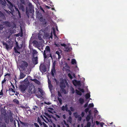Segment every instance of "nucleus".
<instances>
[{
	"label": "nucleus",
	"mask_w": 127,
	"mask_h": 127,
	"mask_svg": "<svg viewBox=\"0 0 127 127\" xmlns=\"http://www.w3.org/2000/svg\"><path fill=\"white\" fill-rule=\"evenodd\" d=\"M5 48L7 50H8L10 48V46L9 45H8L7 44L5 46Z\"/></svg>",
	"instance_id": "72a5a7b5"
},
{
	"label": "nucleus",
	"mask_w": 127,
	"mask_h": 127,
	"mask_svg": "<svg viewBox=\"0 0 127 127\" xmlns=\"http://www.w3.org/2000/svg\"><path fill=\"white\" fill-rule=\"evenodd\" d=\"M53 127H60V125L58 124H57V125H56L54 124H53Z\"/></svg>",
	"instance_id": "f704fd0d"
},
{
	"label": "nucleus",
	"mask_w": 127,
	"mask_h": 127,
	"mask_svg": "<svg viewBox=\"0 0 127 127\" xmlns=\"http://www.w3.org/2000/svg\"><path fill=\"white\" fill-rule=\"evenodd\" d=\"M25 75L22 72H21L20 75V78L22 79L24 77Z\"/></svg>",
	"instance_id": "4be33fe9"
},
{
	"label": "nucleus",
	"mask_w": 127,
	"mask_h": 127,
	"mask_svg": "<svg viewBox=\"0 0 127 127\" xmlns=\"http://www.w3.org/2000/svg\"><path fill=\"white\" fill-rule=\"evenodd\" d=\"M56 53L58 55V59H60L61 57V56L60 55V54L61 53V52L58 51H57L56 52Z\"/></svg>",
	"instance_id": "412c9836"
},
{
	"label": "nucleus",
	"mask_w": 127,
	"mask_h": 127,
	"mask_svg": "<svg viewBox=\"0 0 127 127\" xmlns=\"http://www.w3.org/2000/svg\"><path fill=\"white\" fill-rule=\"evenodd\" d=\"M22 10L23 11H25V8L23 6L22 7Z\"/></svg>",
	"instance_id": "0e129e2a"
},
{
	"label": "nucleus",
	"mask_w": 127,
	"mask_h": 127,
	"mask_svg": "<svg viewBox=\"0 0 127 127\" xmlns=\"http://www.w3.org/2000/svg\"><path fill=\"white\" fill-rule=\"evenodd\" d=\"M79 101L81 104H82L84 102V99L82 98H80L79 100Z\"/></svg>",
	"instance_id": "bb28decb"
},
{
	"label": "nucleus",
	"mask_w": 127,
	"mask_h": 127,
	"mask_svg": "<svg viewBox=\"0 0 127 127\" xmlns=\"http://www.w3.org/2000/svg\"><path fill=\"white\" fill-rule=\"evenodd\" d=\"M90 111H89V114L86 117V121L88 122L90 121V119H91L92 120V123H93V118L90 114Z\"/></svg>",
	"instance_id": "9d476101"
},
{
	"label": "nucleus",
	"mask_w": 127,
	"mask_h": 127,
	"mask_svg": "<svg viewBox=\"0 0 127 127\" xmlns=\"http://www.w3.org/2000/svg\"><path fill=\"white\" fill-rule=\"evenodd\" d=\"M56 64L55 63H53L52 66V69L51 71V73L52 75L53 76H54V75L55 73V67Z\"/></svg>",
	"instance_id": "1a4fd4ad"
},
{
	"label": "nucleus",
	"mask_w": 127,
	"mask_h": 127,
	"mask_svg": "<svg viewBox=\"0 0 127 127\" xmlns=\"http://www.w3.org/2000/svg\"><path fill=\"white\" fill-rule=\"evenodd\" d=\"M20 0L21 2V3L23 4H24L25 2L24 0Z\"/></svg>",
	"instance_id": "603ef678"
},
{
	"label": "nucleus",
	"mask_w": 127,
	"mask_h": 127,
	"mask_svg": "<svg viewBox=\"0 0 127 127\" xmlns=\"http://www.w3.org/2000/svg\"><path fill=\"white\" fill-rule=\"evenodd\" d=\"M70 109L72 111H74V109L72 107H70Z\"/></svg>",
	"instance_id": "37998d69"
},
{
	"label": "nucleus",
	"mask_w": 127,
	"mask_h": 127,
	"mask_svg": "<svg viewBox=\"0 0 127 127\" xmlns=\"http://www.w3.org/2000/svg\"><path fill=\"white\" fill-rule=\"evenodd\" d=\"M32 61L34 64H37L38 63L37 56L35 57H33Z\"/></svg>",
	"instance_id": "ddd939ff"
},
{
	"label": "nucleus",
	"mask_w": 127,
	"mask_h": 127,
	"mask_svg": "<svg viewBox=\"0 0 127 127\" xmlns=\"http://www.w3.org/2000/svg\"><path fill=\"white\" fill-rule=\"evenodd\" d=\"M10 7L11 8L13 7V5L11 3H10Z\"/></svg>",
	"instance_id": "052dcab7"
},
{
	"label": "nucleus",
	"mask_w": 127,
	"mask_h": 127,
	"mask_svg": "<svg viewBox=\"0 0 127 127\" xmlns=\"http://www.w3.org/2000/svg\"><path fill=\"white\" fill-rule=\"evenodd\" d=\"M3 44L5 46V45L7 44L6 43L4 42H3Z\"/></svg>",
	"instance_id": "69168bd1"
},
{
	"label": "nucleus",
	"mask_w": 127,
	"mask_h": 127,
	"mask_svg": "<svg viewBox=\"0 0 127 127\" xmlns=\"http://www.w3.org/2000/svg\"><path fill=\"white\" fill-rule=\"evenodd\" d=\"M3 28V26L2 25H0V30H2Z\"/></svg>",
	"instance_id": "de8ad7c7"
},
{
	"label": "nucleus",
	"mask_w": 127,
	"mask_h": 127,
	"mask_svg": "<svg viewBox=\"0 0 127 127\" xmlns=\"http://www.w3.org/2000/svg\"><path fill=\"white\" fill-rule=\"evenodd\" d=\"M90 97V95L89 94L87 93L85 95V97L86 99L89 98Z\"/></svg>",
	"instance_id": "c756f323"
},
{
	"label": "nucleus",
	"mask_w": 127,
	"mask_h": 127,
	"mask_svg": "<svg viewBox=\"0 0 127 127\" xmlns=\"http://www.w3.org/2000/svg\"><path fill=\"white\" fill-rule=\"evenodd\" d=\"M73 84L75 86H80V82L79 81H78L76 80H74L73 82Z\"/></svg>",
	"instance_id": "2eb2a0df"
},
{
	"label": "nucleus",
	"mask_w": 127,
	"mask_h": 127,
	"mask_svg": "<svg viewBox=\"0 0 127 127\" xmlns=\"http://www.w3.org/2000/svg\"><path fill=\"white\" fill-rule=\"evenodd\" d=\"M62 46L64 47V50L65 52H69L71 50V48L67 46L64 44H61Z\"/></svg>",
	"instance_id": "20e7f679"
},
{
	"label": "nucleus",
	"mask_w": 127,
	"mask_h": 127,
	"mask_svg": "<svg viewBox=\"0 0 127 127\" xmlns=\"http://www.w3.org/2000/svg\"><path fill=\"white\" fill-rule=\"evenodd\" d=\"M19 48L18 44V43L16 42L15 47L14 48L15 51V53L19 54L20 53L18 52V51Z\"/></svg>",
	"instance_id": "f8f14e48"
},
{
	"label": "nucleus",
	"mask_w": 127,
	"mask_h": 127,
	"mask_svg": "<svg viewBox=\"0 0 127 127\" xmlns=\"http://www.w3.org/2000/svg\"><path fill=\"white\" fill-rule=\"evenodd\" d=\"M85 113L84 112H82L81 114V115L82 117H83L85 115Z\"/></svg>",
	"instance_id": "a18cd8bd"
},
{
	"label": "nucleus",
	"mask_w": 127,
	"mask_h": 127,
	"mask_svg": "<svg viewBox=\"0 0 127 127\" xmlns=\"http://www.w3.org/2000/svg\"><path fill=\"white\" fill-rule=\"evenodd\" d=\"M32 80L34 81L35 83L38 85H40V82L38 81L36 79H32Z\"/></svg>",
	"instance_id": "5701e85b"
},
{
	"label": "nucleus",
	"mask_w": 127,
	"mask_h": 127,
	"mask_svg": "<svg viewBox=\"0 0 127 127\" xmlns=\"http://www.w3.org/2000/svg\"><path fill=\"white\" fill-rule=\"evenodd\" d=\"M71 91L72 92V94L74 93V92H75L74 89L73 88H71Z\"/></svg>",
	"instance_id": "58836bf2"
},
{
	"label": "nucleus",
	"mask_w": 127,
	"mask_h": 127,
	"mask_svg": "<svg viewBox=\"0 0 127 127\" xmlns=\"http://www.w3.org/2000/svg\"><path fill=\"white\" fill-rule=\"evenodd\" d=\"M56 116V117L58 118H60V116L59 115H58L57 114H56L55 115Z\"/></svg>",
	"instance_id": "6e6d98bb"
},
{
	"label": "nucleus",
	"mask_w": 127,
	"mask_h": 127,
	"mask_svg": "<svg viewBox=\"0 0 127 127\" xmlns=\"http://www.w3.org/2000/svg\"><path fill=\"white\" fill-rule=\"evenodd\" d=\"M32 54L33 57L37 56V54H38V52L35 49L32 50Z\"/></svg>",
	"instance_id": "4468645a"
},
{
	"label": "nucleus",
	"mask_w": 127,
	"mask_h": 127,
	"mask_svg": "<svg viewBox=\"0 0 127 127\" xmlns=\"http://www.w3.org/2000/svg\"><path fill=\"white\" fill-rule=\"evenodd\" d=\"M68 76H69V77L70 78V79H72V77L70 74L69 73L68 74Z\"/></svg>",
	"instance_id": "49530a36"
},
{
	"label": "nucleus",
	"mask_w": 127,
	"mask_h": 127,
	"mask_svg": "<svg viewBox=\"0 0 127 127\" xmlns=\"http://www.w3.org/2000/svg\"><path fill=\"white\" fill-rule=\"evenodd\" d=\"M10 91H12L14 93H15V91L14 90L12 89H11V90Z\"/></svg>",
	"instance_id": "bf43d9fd"
},
{
	"label": "nucleus",
	"mask_w": 127,
	"mask_h": 127,
	"mask_svg": "<svg viewBox=\"0 0 127 127\" xmlns=\"http://www.w3.org/2000/svg\"><path fill=\"white\" fill-rule=\"evenodd\" d=\"M63 117L64 119H65L66 118L65 116L64 115H63Z\"/></svg>",
	"instance_id": "338daca9"
},
{
	"label": "nucleus",
	"mask_w": 127,
	"mask_h": 127,
	"mask_svg": "<svg viewBox=\"0 0 127 127\" xmlns=\"http://www.w3.org/2000/svg\"><path fill=\"white\" fill-rule=\"evenodd\" d=\"M34 126L36 127H40L38 125V124H37L35 123L34 124Z\"/></svg>",
	"instance_id": "09e8293b"
},
{
	"label": "nucleus",
	"mask_w": 127,
	"mask_h": 127,
	"mask_svg": "<svg viewBox=\"0 0 127 127\" xmlns=\"http://www.w3.org/2000/svg\"><path fill=\"white\" fill-rule=\"evenodd\" d=\"M43 125L44 126V127H48V126L44 122H43L42 123Z\"/></svg>",
	"instance_id": "79ce46f5"
},
{
	"label": "nucleus",
	"mask_w": 127,
	"mask_h": 127,
	"mask_svg": "<svg viewBox=\"0 0 127 127\" xmlns=\"http://www.w3.org/2000/svg\"><path fill=\"white\" fill-rule=\"evenodd\" d=\"M78 89L79 90L81 91V92H82L83 93L84 92V91L83 89H81V88H78Z\"/></svg>",
	"instance_id": "ea45409f"
},
{
	"label": "nucleus",
	"mask_w": 127,
	"mask_h": 127,
	"mask_svg": "<svg viewBox=\"0 0 127 127\" xmlns=\"http://www.w3.org/2000/svg\"><path fill=\"white\" fill-rule=\"evenodd\" d=\"M94 125H91V124L90 122H88L87 123V125L84 127H94Z\"/></svg>",
	"instance_id": "a211bd4d"
},
{
	"label": "nucleus",
	"mask_w": 127,
	"mask_h": 127,
	"mask_svg": "<svg viewBox=\"0 0 127 127\" xmlns=\"http://www.w3.org/2000/svg\"><path fill=\"white\" fill-rule=\"evenodd\" d=\"M96 123L97 125H98L99 124V122L97 121H96Z\"/></svg>",
	"instance_id": "774afa93"
},
{
	"label": "nucleus",
	"mask_w": 127,
	"mask_h": 127,
	"mask_svg": "<svg viewBox=\"0 0 127 127\" xmlns=\"http://www.w3.org/2000/svg\"><path fill=\"white\" fill-rule=\"evenodd\" d=\"M3 24L6 25L9 27H10L11 26V25L10 24V23L7 21L3 22Z\"/></svg>",
	"instance_id": "6ab92c4d"
},
{
	"label": "nucleus",
	"mask_w": 127,
	"mask_h": 127,
	"mask_svg": "<svg viewBox=\"0 0 127 127\" xmlns=\"http://www.w3.org/2000/svg\"><path fill=\"white\" fill-rule=\"evenodd\" d=\"M74 116L77 119V120L79 121H81L82 119V117L78 115L76 113H74L73 114Z\"/></svg>",
	"instance_id": "6e6552de"
},
{
	"label": "nucleus",
	"mask_w": 127,
	"mask_h": 127,
	"mask_svg": "<svg viewBox=\"0 0 127 127\" xmlns=\"http://www.w3.org/2000/svg\"><path fill=\"white\" fill-rule=\"evenodd\" d=\"M3 94V92L2 91V90H1L0 92V95H2Z\"/></svg>",
	"instance_id": "4d7b16f0"
},
{
	"label": "nucleus",
	"mask_w": 127,
	"mask_h": 127,
	"mask_svg": "<svg viewBox=\"0 0 127 127\" xmlns=\"http://www.w3.org/2000/svg\"><path fill=\"white\" fill-rule=\"evenodd\" d=\"M39 69L40 71L42 73L45 72L46 71V66L43 64H42L40 65L39 67Z\"/></svg>",
	"instance_id": "0eeeda50"
},
{
	"label": "nucleus",
	"mask_w": 127,
	"mask_h": 127,
	"mask_svg": "<svg viewBox=\"0 0 127 127\" xmlns=\"http://www.w3.org/2000/svg\"><path fill=\"white\" fill-rule=\"evenodd\" d=\"M58 100L59 101V103L60 104H62V100L61 99V98H60V97H58Z\"/></svg>",
	"instance_id": "2f4dec72"
},
{
	"label": "nucleus",
	"mask_w": 127,
	"mask_h": 127,
	"mask_svg": "<svg viewBox=\"0 0 127 127\" xmlns=\"http://www.w3.org/2000/svg\"><path fill=\"white\" fill-rule=\"evenodd\" d=\"M37 120L38 121V122L39 123V124L41 125H42V122L40 120V118H39V117H38L37 119Z\"/></svg>",
	"instance_id": "cd10ccee"
},
{
	"label": "nucleus",
	"mask_w": 127,
	"mask_h": 127,
	"mask_svg": "<svg viewBox=\"0 0 127 127\" xmlns=\"http://www.w3.org/2000/svg\"><path fill=\"white\" fill-rule=\"evenodd\" d=\"M27 88V85L23 84L20 85L19 88L21 92L23 93L24 92Z\"/></svg>",
	"instance_id": "423d86ee"
},
{
	"label": "nucleus",
	"mask_w": 127,
	"mask_h": 127,
	"mask_svg": "<svg viewBox=\"0 0 127 127\" xmlns=\"http://www.w3.org/2000/svg\"><path fill=\"white\" fill-rule=\"evenodd\" d=\"M76 93L78 95H82L81 93L79 91L76 90Z\"/></svg>",
	"instance_id": "393cba45"
},
{
	"label": "nucleus",
	"mask_w": 127,
	"mask_h": 127,
	"mask_svg": "<svg viewBox=\"0 0 127 127\" xmlns=\"http://www.w3.org/2000/svg\"><path fill=\"white\" fill-rule=\"evenodd\" d=\"M39 92H40L41 95H44V91L42 90L41 88H38Z\"/></svg>",
	"instance_id": "f3484780"
},
{
	"label": "nucleus",
	"mask_w": 127,
	"mask_h": 127,
	"mask_svg": "<svg viewBox=\"0 0 127 127\" xmlns=\"http://www.w3.org/2000/svg\"><path fill=\"white\" fill-rule=\"evenodd\" d=\"M1 4H2L4 6H5V3L3 1H2V2H1Z\"/></svg>",
	"instance_id": "3c124183"
},
{
	"label": "nucleus",
	"mask_w": 127,
	"mask_h": 127,
	"mask_svg": "<svg viewBox=\"0 0 127 127\" xmlns=\"http://www.w3.org/2000/svg\"><path fill=\"white\" fill-rule=\"evenodd\" d=\"M6 81V80L5 79V78H4V80L2 81V84H3Z\"/></svg>",
	"instance_id": "c03bdc74"
},
{
	"label": "nucleus",
	"mask_w": 127,
	"mask_h": 127,
	"mask_svg": "<svg viewBox=\"0 0 127 127\" xmlns=\"http://www.w3.org/2000/svg\"><path fill=\"white\" fill-rule=\"evenodd\" d=\"M58 97H62L61 94V93L59 91H58Z\"/></svg>",
	"instance_id": "7c9ffc66"
},
{
	"label": "nucleus",
	"mask_w": 127,
	"mask_h": 127,
	"mask_svg": "<svg viewBox=\"0 0 127 127\" xmlns=\"http://www.w3.org/2000/svg\"><path fill=\"white\" fill-rule=\"evenodd\" d=\"M45 103L48 105H50L51 104V103L49 102H45Z\"/></svg>",
	"instance_id": "e2e57ef3"
},
{
	"label": "nucleus",
	"mask_w": 127,
	"mask_h": 127,
	"mask_svg": "<svg viewBox=\"0 0 127 127\" xmlns=\"http://www.w3.org/2000/svg\"><path fill=\"white\" fill-rule=\"evenodd\" d=\"M45 114L46 115L48 116V117H50V116L49 114H48L47 113H45Z\"/></svg>",
	"instance_id": "680f3d73"
},
{
	"label": "nucleus",
	"mask_w": 127,
	"mask_h": 127,
	"mask_svg": "<svg viewBox=\"0 0 127 127\" xmlns=\"http://www.w3.org/2000/svg\"><path fill=\"white\" fill-rule=\"evenodd\" d=\"M71 63L72 64H74L76 63V60L74 59H72L71 61Z\"/></svg>",
	"instance_id": "a878e982"
},
{
	"label": "nucleus",
	"mask_w": 127,
	"mask_h": 127,
	"mask_svg": "<svg viewBox=\"0 0 127 127\" xmlns=\"http://www.w3.org/2000/svg\"><path fill=\"white\" fill-rule=\"evenodd\" d=\"M36 91V89L34 85L32 84H31L28 89V92L29 93V95L27 96H29L31 94L35 93Z\"/></svg>",
	"instance_id": "f03ea898"
},
{
	"label": "nucleus",
	"mask_w": 127,
	"mask_h": 127,
	"mask_svg": "<svg viewBox=\"0 0 127 127\" xmlns=\"http://www.w3.org/2000/svg\"><path fill=\"white\" fill-rule=\"evenodd\" d=\"M50 51V49L49 47L48 46H47L43 53L44 57L45 59L47 57V55L48 54V53H49Z\"/></svg>",
	"instance_id": "7ed1b4c3"
},
{
	"label": "nucleus",
	"mask_w": 127,
	"mask_h": 127,
	"mask_svg": "<svg viewBox=\"0 0 127 127\" xmlns=\"http://www.w3.org/2000/svg\"><path fill=\"white\" fill-rule=\"evenodd\" d=\"M21 64L20 65L19 69L20 71H24V72L26 74L30 73L31 69L30 70L27 68L28 64L25 61H23L21 62Z\"/></svg>",
	"instance_id": "f257e3e1"
},
{
	"label": "nucleus",
	"mask_w": 127,
	"mask_h": 127,
	"mask_svg": "<svg viewBox=\"0 0 127 127\" xmlns=\"http://www.w3.org/2000/svg\"><path fill=\"white\" fill-rule=\"evenodd\" d=\"M60 86L61 89L63 88H64L66 86L64 83V82H61L60 84Z\"/></svg>",
	"instance_id": "dca6fc26"
},
{
	"label": "nucleus",
	"mask_w": 127,
	"mask_h": 127,
	"mask_svg": "<svg viewBox=\"0 0 127 127\" xmlns=\"http://www.w3.org/2000/svg\"><path fill=\"white\" fill-rule=\"evenodd\" d=\"M89 108H86L85 109V112H86V113H87L89 111Z\"/></svg>",
	"instance_id": "8fccbe9b"
},
{
	"label": "nucleus",
	"mask_w": 127,
	"mask_h": 127,
	"mask_svg": "<svg viewBox=\"0 0 127 127\" xmlns=\"http://www.w3.org/2000/svg\"><path fill=\"white\" fill-rule=\"evenodd\" d=\"M94 106V104L93 103H91L89 104L88 106L89 107H91Z\"/></svg>",
	"instance_id": "4c0bfd02"
},
{
	"label": "nucleus",
	"mask_w": 127,
	"mask_h": 127,
	"mask_svg": "<svg viewBox=\"0 0 127 127\" xmlns=\"http://www.w3.org/2000/svg\"><path fill=\"white\" fill-rule=\"evenodd\" d=\"M100 125L102 127L104 125V123H101L100 124Z\"/></svg>",
	"instance_id": "864d4df0"
},
{
	"label": "nucleus",
	"mask_w": 127,
	"mask_h": 127,
	"mask_svg": "<svg viewBox=\"0 0 127 127\" xmlns=\"http://www.w3.org/2000/svg\"><path fill=\"white\" fill-rule=\"evenodd\" d=\"M38 37L39 39L41 40L42 39V36L40 35H38Z\"/></svg>",
	"instance_id": "a19ab883"
},
{
	"label": "nucleus",
	"mask_w": 127,
	"mask_h": 127,
	"mask_svg": "<svg viewBox=\"0 0 127 127\" xmlns=\"http://www.w3.org/2000/svg\"><path fill=\"white\" fill-rule=\"evenodd\" d=\"M32 43L35 44L36 46H38V42L34 40L33 41Z\"/></svg>",
	"instance_id": "b1692460"
},
{
	"label": "nucleus",
	"mask_w": 127,
	"mask_h": 127,
	"mask_svg": "<svg viewBox=\"0 0 127 127\" xmlns=\"http://www.w3.org/2000/svg\"><path fill=\"white\" fill-rule=\"evenodd\" d=\"M62 110L64 111L65 110L70 115H71V114L72 113L71 111L70 110L68 109L67 105V104H66L65 106H63L62 107Z\"/></svg>",
	"instance_id": "39448f33"
},
{
	"label": "nucleus",
	"mask_w": 127,
	"mask_h": 127,
	"mask_svg": "<svg viewBox=\"0 0 127 127\" xmlns=\"http://www.w3.org/2000/svg\"><path fill=\"white\" fill-rule=\"evenodd\" d=\"M44 116L45 118L46 119H45L42 116H41L40 117L44 120L45 122L47 123H48V122H50L51 121V120L50 119L48 118L45 116Z\"/></svg>",
	"instance_id": "9b49d317"
},
{
	"label": "nucleus",
	"mask_w": 127,
	"mask_h": 127,
	"mask_svg": "<svg viewBox=\"0 0 127 127\" xmlns=\"http://www.w3.org/2000/svg\"><path fill=\"white\" fill-rule=\"evenodd\" d=\"M68 121L70 123H71L72 122V118L71 116H69L68 118Z\"/></svg>",
	"instance_id": "c9c22d12"
},
{
	"label": "nucleus",
	"mask_w": 127,
	"mask_h": 127,
	"mask_svg": "<svg viewBox=\"0 0 127 127\" xmlns=\"http://www.w3.org/2000/svg\"><path fill=\"white\" fill-rule=\"evenodd\" d=\"M88 105V103H87L85 104V105L84 107H86Z\"/></svg>",
	"instance_id": "13d9d810"
},
{
	"label": "nucleus",
	"mask_w": 127,
	"mask_h": 127,
	"mask_svg": "<svg viewBox=\"0 0 127 127\" xmlns=\"http://www.w3.org/2000/svg\"><path fill=\"white\" fill-rule=\"evenodd\" d=\"M16 124H17L18 125V126L19 127V123L17 120H15L14 122V125L15 127H16Z\"/></svg>",
	"instance_id": "aec40b11"
},
{
	"label": "nucleus",
	"mask_w": 127,
	"mask_h": 127,
	"mask_svg": "<svg viewBox=\"0 0 127 127\" xmlns=\"http://www.w3.org/2000/svg\"><path fill=\"white\" fill-rule=\"evenodd\" d=\"M48 86L50 91H51L52 90L53 86H52V85L51 84L48 85Z\"/></svg>",
	"instance_id": "c85d7f7f"
},
{
	"label": "nucleus",
	"mask_w": 127,
	"mask_h": 127,
	"mask_svg": "<svg viewBox=\"0 0 127 127\" xmlns=\"http://www.w3.org/2000/svg\"><path fill=\"white\" fill-rule=\"evenodd\" d=\"M15 9L16 10V11H18L19 15V16L20 17V12L19 11V10L18 9V8H16V7H15Z\"/></svg>",
	"instance_id": "e433bc0d"
},
{
	"label": "nucleus",
	"mask_w": 127,
	"mask_h": 127,
	"mask_svg": "<svg viewBox=\"0 0 127 127\" xmlns=\"http://www.w3.org/2000/svg\"><path fill=\"white\" fill-rule=\"evenodd\" d=\"M61 89L63 92L64 94H66L67 93V91L64 89V88H63Z\"/></svg>",
	"instance_id": "473e14b6"
},
{
	"label": "nucleus",
	"mask_w": 127,
	"mask_h": 127,
	"mask_svg": "<svg viewBox=\"0 0 127 127\" xmlns=\"http://www.w3.org/2000/svg\"><path fill=\"white\" fill-rule=\"evenodd\" d=\"M48 85L51 84V82L49 80V78L48 79Z\"/></svg>",
	"instance_id": "5fc2aeb1"
}]
</instances>
